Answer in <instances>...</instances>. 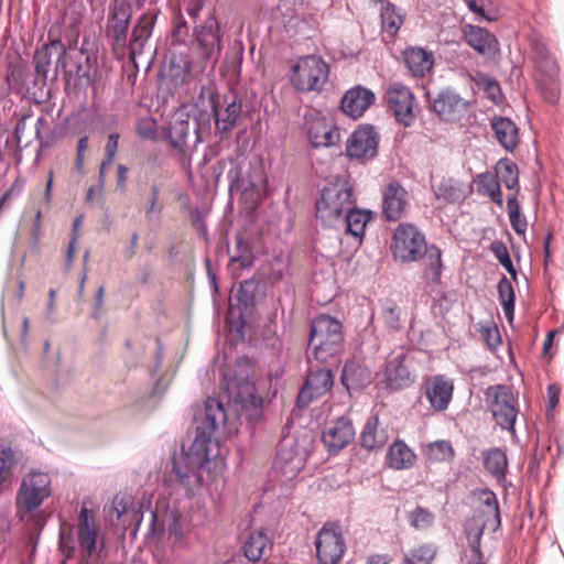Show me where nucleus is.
<instances>
[{"mask_svg":"<svg viewBox=\"0 0 564 564\" xmlns=\"http://www.w3.org/2000/svg\"><path fill=\"white\" fill-rule=\"evenodd\" d=\"M384 325L391 330L401 328V310L393 302H387L381 311Z\"/></svg>","mask_w":564,"mask_h":564,"instance_id":"51","label":"nucleus"},{"mask_svg":"<svg viewBox=\"0 0 564 564\" xmlns=\"http://www.w3.org/2000/svg\"><path fill=\"white\" fill-rule=\"evenodd\" d=\"M226 411L221 401L207 398L199 423L196 426L195 440L188 451L182 447L172 457L171 476L185 489H192L193 480L202 484V471H210L214 460L219 455V445L214 437L217 429L225 424Z\"/></svg>","mask_w":564,"mask_h":564,"instance_id":"1","label":"nucleus"},{"mask_svg":"<svg viewBox=\"0 0 564 564\" xmlns=\"http://www.w3.org/2000/svg\"><path fill=\"white\" fill-rule=\"evenodd\" d=\"M132 506V501L130 499L120 498L117 496L113 499V509L117 512V518L121 519V517L128 513L129 507Z\"/></svg>","mask_w":564,"mask_h":564,"instance_id":"64","label":"nucleus"},{"mask_svg":"<svg viewBox=\"0 0 564 564\" xmlns=\"http://www.w3.org/2000/svg\"><path fill=\"white\" fill-rule=\"evenodd\" d=\"M352 205H356V199L348 176H334L322 188L315 203L316 218L327 227H336L340 224L343 214Z\"/></svg>","mask_w":564,"mask_h":564,"instance_id":"5","label":"nucleus"},{"mask_svg":"<svg viewBox=\"0 0 564 564\" xmlns=\"http://www.w3.org/2000/svg\"><path fill=\"white\" fill-rule=\"evenodd\" d=\"M53 53L57 54L56 70L65 67L66 47L61 39L50 40L36 48L33 55L34 78L32 88L42 90L46 86L47 75L52 64Z\"/></svg>","mask_w":564,"mask_h":564,"instance_id":"14","label":"nucleus"},{"mask_svg":"<svg viewBox=\"0 0 564 564\" xmlns=\"http://www.w3.org/2000/svg\"><path fill=\"white\" fill-rule=\"evenodd\" d=\"M132 17V6L129 0H115L108 15L106 36L115 50L127 47V37Z\"/></svg>","mask_w":564,"mask_h":564,"instance_id":"16","label":"nucleus"},{"mask_svg":"<svg viewBox=\"0 0 564 564\" xmlns=\"http://www.w3.org/2000/svg\"><path fill=\"white\" fill-rule=\"evenodd\" d=\"M453 382L444 376H434L425 384V395L435 411H445L453 397Z\"/></svg>","mask_w":564,"mask_h":564,"instance_id":"30","label":"nucleus"},{"mask_svg":"<svg viewBox=\"0 0 564 564\" xmlns=\"http://www.w3.org/2000/svg\"><path fill=\"white\" fill-rule=\"evenodd\" d=\"M477 191L480 195L487 196L499 207L503 206L501 186L496 175L492 173L484 172L477 176Z\"/></svg>","mask_w":564,"mask_h":564,"instance_id":"41","label":"nucleus"},{"mask_svg":"<svg viewBox=\"0 0 564 564\" xmlns=\"http://www.w3.org/2000/svg\"><path fill=\"white\" fill-rule=\"evenodd\" d=\"M535 66L539 72L550 79H554L557 75L558 67L551 53L535 61Z\"/></svg>","mask_w":564,"mask_h":564,"instance_id":"54","label":"nucleus"},{"mask_svg":"<svg viewBox=\"0 0 564 564\" xmlns=\"http://www.w3.org/2000/svg\"><path fill=\"white\" fill-rule=\"evenodd\" d=\"M76 538L72 531L66 534L61 530L58 545L59 550L67 558L73 557L78 550V545L76 546Z\"/></svg>","mask_w":564,"mask_h":564,"instance_id":"56","label":"nucleus"},{"mask_svg":"<svg viewBox=\"0 0 564 564\" xmlns=\"http://www.w3.org/2000/svg\"><path fill=\"white\" fill-rule=\"evenodd\" d=\"M307 138L315 149L329 148L339 141V129L326 118H315L306 121Z\"/></svg>","mask_w":564,"mask_h":564,"instance_id":"26","label":"nucleus"},{"mask_svg":"<svg viewBox=\"0 0 564 564\" xmlns=\"http://www.w3.org/2000/svg\"><path fill=\"white\" fill-rule=\"evenodd\" d=\"M129 169L123 164H119L117 167V181L116 187L120 192H126L128 184Z\"/></svg>","mask_w":564,"mask_h":564,"instance_id":"63","label":"nucleus"},{"mask_svg":"<svg viewBox=\"0 0 564 564\" xmlns=\"http://www.w3.org/2000/svg\"><path fill=\"white\" fill-rule=\"evenodd\" d=\"M388 441V430L380 426L378 415L368 416L360 433V446L368 452H378L386 446Z\"/></svg>","mask_w":564,"mask_h":564,"instance_id":"32","label":"nucleus"},{"mask_svg":"<svg viewBox=\"0 0 564 564\" xmlns=\"http://www.w3.org/2000/svg\"><path fill=\"white\" fill-rule=\"evenodd\" d=\"M352 421L348 416H339L325 425L322 442L329 455H337L355 438Z\"/></svg>","mask_w":564,"mask_h":564,"instance_id":"20","label":"nucleus"},{"mask_svg":"<svg viewBox=\"0 0 564 564\" xmlns=\"http://www.w3.org/2000/svg\"><path fill=\"white\" fill-rule=\"evenodd\" d=\"M421 260H423V274L426 281L432 284L440 283L443 272L441 249L435 245L426 246V251Z\"/></svg>","mask_w":564,"mask_h":564,"instance_id":"38","label":"nucleus"},{"mask_svg":"<svg viewBox=\"0 0 564 564\" xmlns=\"http://www.w3.org/2000/svg\"><path fill=\"white\" fill-rule=\"evenodd\" d=\"M495 175L508 189H516L519 193V169L509 158L500 159L495 166Z\"/></svg>","mask_w":564,"mask_h":564,"instance_id":"40","label":"nucleus"},{"mask_svg":"<svg viewBox=\"0 0 564 564\" xmlns=\"http://www.w3.org/2000/svg\"><path fill=\"white\" fill-rule=\"evenodd\" d=\"M225 107L210 98V110L215 121V130L217 134L230 133L237 124V120L242 112V99L236 93L224 96Z\"/></svg>","mask_w":564,"mask_h":564,"instance_id":"19","label":"nucleus"},{"mask_svg":"<svg viewBox=\"0 0 564 564\" xmlns=\"http://www.w3.org/2000/svg\"><path fill=\"white\" fill-rule=\"evenodd\" d=\"M223 36L224 31L215 10L209 11L204 20L193 24L192 34L183 15L175 18L173 41L178 44H187L189 41L206 65L210 64L214 67L218 62L223 51Z\"/></svg>","mask_w":564,"mask_h":564,"instance_id":"3","label":"nucleus"},{"mask_svg":"<svg viewBox=\"0 0 564 564\" xmlns=\"http://www.w3.org/2000/svg\"><path fill=\"white\" fill-rule=\"evenodd\" d=\"M415 458L414 452L403 441L397 440L388 449L386 464L395 470L408 469L414 465Z\"/></svg>","mask_w":564,"mask_h":564,"instance_id":"36","label":"nucleus"},{"mask_svg":"<svg viewBox=\"0 0 564 564\" xmlns=\"http://www.w3.org/2000/svg\"><path fill=\"white\" fill-rule=\"evenodd\" d=\"M426 455L434 462H443L454 455L452 444L448 441H435L427 446Z\"/></svg>","mask_w":564,"mask_h":564,"instance_id":"49","label":"nucleus"},{"mask_svg":"<svg viewBox=\"0 0 564 564\" xmlns=\"http://www.w3.org/2000/svg\"><path fill=\"white\" fill-rule=\"evenodd\" d=\"M416 377L413 354L401 349L388 356L381 383L389 391H401L414 384Z\"/></svg>","mask_w":564,"mask_h":564,"instance_id":"11","label":"nucleus"},{"mask_svg":"<svg viewBox=\"0 0 564 564\" xmlns=\"http://www.w3.org/2000/svg\"><path fill=\"white\" fill-rule=\"evenodd\" d=\"M344 349V332L341 322L327 314H319L310 323L307 358L313 356L324 362L340 354Z\"/></svg>","mask_w":564,"mask_h":564,"instance_id":"6","label":"nucleus"},{"mask_svg":"<svg viewBox=\"0 0 564 564\" xmlns=\"http://www.w3.org/2000/svg\"><path fill=\"white\" fill-rule=\"evenodd\" d=\"M156 18L158 12L142 13L132 28L128 45L129 57L132 62H135L137 57L143 54L144 46L152 35Z\"/></svg>","mask_w":564,"mask_h":564,"instance_id":"25","label":"nucleus"},{"mask_svg":"<svg viewBox=\"0 0 564 564\" xmlns=\"http://www.w3.org/2000/svg\"><path fill=\"white\" fill-rule=\"evenodd\" d=\"M484 467L496 479L500 480L505 478L508 468L506 453L499 447H494L485 452Z\"/></svg>","mask_w":564,"mask_h":564,"instance_id":"42","label":"nucleus"},{"mask_svg":"<svg viewBox=\"0 0 564 564\" xmlns=\"http://www.w3.org/2000/svg\"><path fill=\"white\" fill-rule=\"evenodd\" d=\"M484 90L494 102H497V98L501 95V87L494 78L484 79Z\"/></svg>","mask_w":564,"mask_h":564,"instance_id":"58","label":"nucleus"},{"mask_svg":"<svg viewBox=\"0 0 564 564\" xmlns=\"http://www.w3.org/2000/svg\"><path fill=\"white\" fill-rule=\"evenodd\" d=\"M511 228L519 236L524 235L528 229V221L525 216L520 213L513 216H509Z\"/></svg>","mask_w":564,"mask_h":564,"instance_id":"59","label":"nucleus"},{"mask_svg":"<svg viewBox=\"0 0 564 564\" xmlns=\"http://www.w3.org/2000/svg\"><path fill=\"white\" fill-rule=\"evenodd\" d=\"M380 18L383 30L394 36L404 22L405 12L394 3L387 2L381 8Z\"/></svg>","mask_w":564,"mask_h":564,"instance_id":"43","label":"nucleus"},{"mask_svg":"<svg viewBox=\"0 0 564 564\" xmlns=\"http://www.w3.org/2000/svg\"><path fill=\"white\" fill-rule=\"evenodd\" d=\"M237 253L230 258V263L238 262L241 270L250 269L256 260L251 246L242 238L236 239Z\"/></svg>","mask_w":564,"mask_h":564,"instance_id":"47","label":"nucleus"},{"mask_svg":"<svg viewBox=\"0 0 564 564\" xmlns=\"http://www.w3.org/2000/svg\"><path fill=\"white\" fill-rule=\"evenodd\" d=\"M561 389L557 384L552 383L547 387V410L553 411L560 401Z\"/></svg>","mask_w":564,"mask_h":564,"instance_id":"62","label":"nucleus"},{"mask_svg":"<svg viewBox=\"0 0 564 564\" xmlns=\"http://www.w3.org/2000/svg\"><path fill=\"white\" fill-rule=\"evenodd\" d=\"M402 56L413 77H424L433 68V53L422 47H408L402 52Z\"/></svg>","mask_w":564,"mask_h":564,"instance_id":"34","label":"nucleus"},{"mask_svg":"<svg viewBox=\"0 0 564 564\" xmlns=\"http://www.w3.org/2000/svg\"><path fill=\"white\" fill-rule=\"evenodd\" d=\"M489 250L492 252L499 263L508 271L511 279L517 281L518 273L506 243L502 240H494L489 246Z\"/></svg>","mask_w":564,"mask_h":564,"instance_id":"46","label":"nucleus"},{"mask_svg":"<svg viewBox=\"0 0 564 564\" xmlns=\"http://www.w3.org/2000/svg\"><path fill=\"white\" fill-rule=\"evenodd\" d=\"M272 547L273 540L271 530L260 528L259 530L250 532L243 543L242 551L248 561L259 563L267 553H271Z\"/></svg>","mask_w":564,"mask_h":564,"instance_id":"31","label":"nucleus"},{"mask_svg":"<svg viewBox=\"0 0 564 564\" xmlns=\"http://www.w3.org/2000/svg\"><path fill=\"white\" fill-rule=\"evenodd\" d=\"M479 498L481 503L494 512V530L499 529L501 525V517L497 495L490 489H482L480 490Z\"/></svg>","mask_w":564,"mask_h":564,"instance_id":"52","label":"nucleus"},{"mask_svg":"<svg viewBox=\"0 0 564 564\" xmlns=\"http://www.w3.org/2000/svg\"><path fill=\"white\" fill-rule=\"evenodd\" d=\"M97 75V58L80 51L76 57L74 84L78 87L93 86Z\"/></svg>","mask_w":564,"mask_h":564,"instance_id":"35","label":"nucleus"},{"mask_svg":"<svg viewBox=\"0 0 564 564\" xmlns=\"http://www.w3.org/2000/svg\"><path fill=\"white\" fill-rule=\"evenodd\" d=\"M406 197V189L398 181L386 186L382 197V215L388 221H397L402 218L408 204Z\"/></svg>","mask_w":564,"mask_h":564,"instance_id":"27","label":"nucleus"},{"mask_svg":"<svg viewBox=\"0 0 564 564\" xmlns=\"http://www.w3.org/2000/svg\"><path fill=\"white\" fill-rule=\"evenodd\" d=\"M253 365L247 356L238 357L230 373L224 375L225 389L246 411L250 421L257 422L262 416L263 399L257 393L250 380Z\"/></svg>","mask_w":564,"mask_h":564,"instance_id":"4","label":"nucleus"},{"mask_svg":"<svg viewBox=\"0 0 564 564\" xmlns=\"http://www.w3.org/2000/svg\"><path fill=\"white\" fill-rule=\"evenodd\" d=\"M308 457V442L305 437L284 436L278 444L273 468L285 480H292L304 468Z\"/></svg>","mask_w":564,"mask_h":564,"instance_id":"10","label":"nucleus"},{"mask_svg":"<svg viewBox=\"0 0 564 564\" xmlns=\"http://www.w3.org/2000/svg\"><path fill=\"white\" fill-rule=\"evenodd\" d=\"M185 11L188 14V17L193 20V24L196 23V21L203 20L200 18V12L203 11V8L205 6V0H183Z\"/></svg>","mask_w":564,"mask_h":564,"instance_id":"57","label":"nucleus"},{"mask_svg":"<svg viewBox=\"0 0 564 564\" xmlns=\"http://www.w3.org/2000/svg\"><path fill=\"white\" fill-rule=\"evenodd\" d=\"M432 189L435 198L445 204H456L466 197L463 184L454 178L443 177L437 185L432 184Z\"/></svg>","mask_w":564,"mask_h":564,"instance_id":"37","label":"nucleus"},{"mask_svg":"<svg viewBox=\"0 0 564 564\" xmlns=\"http://www.w3.org/2000/svg\"><path fill=\"white\" fill-rule=\"evenodd\" d=\"M497 289L499 302L503 308V313L507 319L512 321L514 317L516 293L511 281L506 275H502L498 282Z\"/></svg>","mask_w":564,"mask_h":564,"instance_id":"44","label":"nucleus"},{"mask_svg":"<svg viewBox=\"0 0 564 564\" xmlns=\"http://www.w3.org/2000/svg\"><path fill=\"white\" fill-rule=\"evenodd\" d=\"M137 133L140 138L155 141L158 137V123L154 119H143L137 124Z\"/></svg>","mask_w":564,"mask_h":564,"instance_id":"55","label":"nucleus"},{"mask_svg":"<svg viewBox=\"0 0 564 564\" xmlns=\"http://www.w3.org/2000/svg\"><path fill=\"white\" fill-rule=\"evenodd\" d=\"M488 397H492L490 411L496 423L503 430L513 431L518 411L510 389L503 384L488 388Z\"/></svg>","mask_w":564,"mask_h":564,"instance_id":"18","label":"nucleus"},{"mask_svg":"<svg viewBox=\"0 0 564 564\" xmlns=\"http://www.w3.org/2000/svg\"><path fill=\"white\" fill-rule=\"evenodd\" d=\"M371 219V212L359 209L352 205L343 214L340 223L346 225L347 232L356 238H362L367 223Z\"/></svg>","mask_w":564,"mask_h":564,"instance_id":"39","label":"nucleus"},{"mask_svg":"<svg viewBox=\"0 0 564 564\" xmlns=\"http://www.w3.org/2000/svg\"><path fill=\"white\" fill-rule=\"evenodd\" d=\"M482 532H484V529L481 528L478 530V532L475 534L474 538L468 536L469 547L471 549L473 553L475 554V556L478 560V562L476 564H484L481 562L482 552H481V547H480V540H481Z\"/></svg>","mask_w":564,"mask_h":564,"instance_id":"61","label":"nucleus"},{"mask_svg":"<svg viewBox=\"0 0 564 564\" xmlns=\"http://www.w3.org/2000/svg\"><path fill=\"white\" fill-rule=\"evenodd\" d=\"M498 143L508 152H513L520 142L519 128L508 117L495 116L490 121Z\"/></svg>","mask_w":564,"mask_h":564,"instance_id":"33","label":"nucleus"},{"mask_svg":"<svg viewBox=\"0 0 564 564\" xmlns=\"http://www.w3.org/2000/svg\"><path fill=\"white\" fill-rule=\"evenodd\" d=\"M386 100L395 120L403 127H411L415 120V98L412 90L400 82L392 83L386 91Z\"/></svg>","mask_w":564,"mask_h":564,"instance_id":"17","label":"nucleus"},{"mask_svg":"<svg viewBox=\"0 0 564 564\" xmlns=\"http://www.w3.org/2000/svg\"><path fill=\"white\" fill-rule=\"evenodd\" d=\"M426 246L423 232L411 224H401L394 230L390 249L397 261L411 263L422 259Z\"/></svg>","mask_w":564,"mask_h":564,"instance_id":"12","label":"nucleus"},{"mask_svg":"<svg viewBox=\"0 0 564 564\" xmlns=\"http://www.w3.org/2000/svg\"><path fill=\"white\" fill-rule=\"evenodd\" d=\"M120 135L117 132L110 133L107 138V143L105 148L106 155L108 156V161L115 160L117 151H118V143H119Z\"/></svg>","mask_w":564,"mask_h":564,"instance_id":"60","label":"nucleus"},{"mask_svg":"<svg viewBox=\"0 0 564 564\" xmlns=\"http://www.w3.org/2000/svg\"><path fill=\"white\" fill-rule=\"evenodd\" d=\"M379 134L373 126L356 129L346 142L347 155L358 160H371L378 154Z\"/></svg>","mask_w":564,"mask_h":564,"instance_id":"22","label":"nucleus"},{"mask_svg":"<svg viewBox=\"0 0 564 564\" xmlns=\"http://www.w3.org/2000/svg\"><path fill=\"white\" fill-rule=\"evenodd\" d=\"M329 77V65L318 55L300 56L291 66L289 79L299 93L322 91Z\"/></svg>","mask_w":564,"mask_h":564,"instance_id":"8","label":"nucleus"},{"mask_svg":"<svg viewBox=\"0 0 564 564\" xmlns=\"http://www.w3.org/2000/svg\"><path fill=\"white\" fill-rule=\"evenodd\" d=\"M479 332L490 350L497 349L501 345L500 332L496 324L481 326Z\"/></svg>","mask_w":564,"mask_h":564,"instance_id":"53","label":"nucleus"},{"mask_svg":"<svg viewBox=\"0 0 564 564\" xmlns=\"http://www.w3.org/2000/svg\"><path fill=\"white\" fill-rule=\"evenodd\" d=\"M50 485L45 473H33L22 480L15 498L17 516L22 522L34 518L32 513L51 496Z\"/></svg>","mask_w":564,"mask_h":564,"instance_id":"9","label":"nucleus"},{"mask_svg":"<svg viewBox=\"0 0 564 564\" xmlns=\"http://www.w3.org/2000/svg\"><path fill=\"white\" fill-rule=\"evenodd\" d=\"M462 31L465 42L480 55L494 56L499 51L498 40L487 29L468 23Z\"/></svg>","mask_w":564,"mask_h":564,"instance_id":"28","label":"nucleus"},{"mask_svg":"<svg viewBox=\"0 0 564 564\" xmlns=\"http://www.w3.org/2000/svg\"><path fill=\"white\" fill-rule=\"evenodd\" d=\"M430 109L445 122L458 120L467 110L469 102L463 98L453 87H445L435 95L425 94Z\"/></svg>","mask_w":564,"mask_h":564,"instance_id":"15","label":"nucleus"},{"mask_svg":"<svg viewBox=\"0 0 564 564\" xmlns=\"http://www.w3.org/2000/svg\"><path fill=\"white\" fill-rule=\"evenodd\" d=\"M160 195H161V191H160L159 185L152 184L150 187L147 206H145V218L148 220H153L154 218H159L163 210V205L159 200Z\"/></svg>","mask_w":564,"mask_h":564,"instance_id":"50","label":"nucleus"},{"mask_svg":"<svg viewBox=\"0 0 564 564\" xmlns=\"http://www.w3.org/2000/svg\"><path fill=\"white\" fill-rule=\"evenodd\" d=\"M334 386V376L328 368L310 369L304 386L297 394V405L307 406L314 399L327 393Z\"/></svg>","mask_w":564,"mask_h":564,"instance_id":"24","label":"nucleus"},{"mask_svg":"<svg viewBox=\"0 0 564 564\" xmlns=\"http://www.w3.org/2000/svg\"><path fill=\"white\" fill-rule=\"evenodd\" d=\"M314 544L319 564H338L346 552V542L337 523H325L317 532Z\"/></svg>","mask_w":564,"mask_h":564,"instance_id":"13","label":"nucleus"},{"mask_svg":"<svg viewBox=\"0 0 564 564\" xmlns=\"http://www.w3.org/2000/svg\"><path fill=\"white\" fill-rule=\"evenodd\" d=\"M339 382L351 397L372 382V371L365 359L351 357L343 365Z\"/></svg>","mask_w":564,"mask_h":564,"instance_id":"23","label":"nucleus"},{"mask_svg":"<svg viewBox=\"0 0 564 564\" xmlns=\"http://www.w3.org/2000/svg\"><path fill=\"white\" fill-rule=\"evenodd\" d=\"M160 130L170 154L185 166L191 164L197 145L209 137L210 120L181 113L176 119L161 126Z\"/></svg>","mask_w":564,"mask_h":564,"instance_id":"2","label":"nucleus"},{"mask_svg":"<svg viewBox=\"0 0 564 564\" xmlns=\"http://www.w3.org/2000/svg\"><path fill=\"white\" fill-rule=\"evenodd\" d=\"M436 553L437 547L433 543H425L405 553L402 564H431Z\"/></svg>","mask_w":564,"mask_h":564,"instance_id":"45","label":"nucleus"},{"mask_svg":"<svg viewBox=\"0 0 564 564\" xmlns=\"http://www.w3.org/2000/svg\"><path fill=\"white\" fill-rule=\"evenodd\" d=\"M263 292V285L254 278L246 279L239 283L229 297L228 324L239 335H245L246 327L256 314L257 300Z\"/></svg>","mask_w":564,"mask_h":564,"instance_id":"7","label":"nucleus"},{"mask_svg":"<svg viewBox=\"0 0 564 564\" xmlns=\"http://www.w3.org/2000/svg\"><path fill=\"white\" fill-rule=\"evenodd\" d=\"M435 514L427 508L416 506L409 514V522L415 530H426L434 524Z\"/></svg>","mask_w":564,"mask_h":564,"instance_id":"48","label":"nucleus"},{"mask_svg":"<svg viewBox=\"0 0 564 564\" xmlns=\"http://www.w3.org/2000/svg\"><path fill=\"white\" fill-rule=\"evenodd\" d=\"M375 94L362 86L348 89L341 98L340 108L345 115L357 119L375 102Z\"/></svg>","mask_w":564,"mask_h":564,"instance_id":"29","label":"nucleus"},{"mask_svg":"<svg viewBox=\"0 0 564 564\" xmlns=\"http://www.w3.org/2000/svg\"><path fill=\"white\" fill-rule=\"evenodd\" d=\"M75 532L79 555L84 560L90 558L98 547L99 527L93 511L85 506L80 508Z\"/></svg>","mask_w":564,"mask_h":564,"instance_id":"21","label":"nucleus"}]
</instances>
